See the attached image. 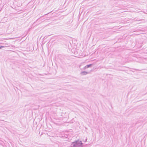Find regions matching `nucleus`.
Returning a JSON list of instances; mask_svg holds the SVG:
<instances>
[{"label":"nucleus","instance_id":"f257e3e1","mask_svg":"<svg viewBox=\"0 0 147 147\" xmlns=\"http://www.w3.org/2000/svg\"><path fill=\"white\" fill-rule=\"evenodd\" d=\"M83 146V143L81 141L77 140L71 143L69 147H81Z\"/></svg>","mask_w":147,"mask_h":147},{"label":"nucleus","instance_id":"f03ea898","mask_svg":"<svg viewBox=\"0 0 147 147\" xmlns=\"http://www.w3.org/2000/svg\"><path fill=\"white\" fill-rule=\"evenodd\" d=\"M89 73V72H88L86 71H82L81 72L80 74L82 75H85L88 74Z\"/></svg>","mask_w":147,"mask_h":147},{"label":"nucleus","instance_id":"7ed1b4c3","mask_svg":"<svg viewBox=\"0 0 147 147\" xmlns=\"http://www.w3.org/2000/svg\"><path fill=\"white\" fill-rule=\"evenodd\" d=\"M92 64H89V65H87L86 66L87 67V68H89V67H90L91 66H92Z\"/></svg>","mask_w":147,"mask_h":147},{"label":"nucleus","instance_id":"20e7f679","mask_svg":"<svg viewBox=\"0 0 147 147\" xmlns=\"http://www.w3.org/2000/svg\"><path fill=\"white\" fill-rule=\"evenodd\" d=\"M5 47H6V46H0V49H1Z\"/></svg>","mask_w":147,"mask_h":147},{"label":"nucleus","instance_id":"39448f33","mask_svg":"<svg viewBox=\"0 0 147 147\" xmlns=\"http://www.w3.org/2000/svg\"><path fill=\"white\" fill-rule=\"evenodd\" d=\"M87 68V67L86 66H85L83 68V69L84 70H85Z\"/></svg>","mask_w":147,"mask_h":147},{"label":"nucleus","instance_id":"423d86ee","mask_svg":"<svg viewBox=\"0 0 147 147\" xmlns=\"http://www.w3.org/2000/svg\"><path fill=\"white\" fill-rule=\"evenodd\" d=\"M13 39V38H10L9 39Z\"/></svg>","mask_w":147,"mask_h":147}]
</instances>
